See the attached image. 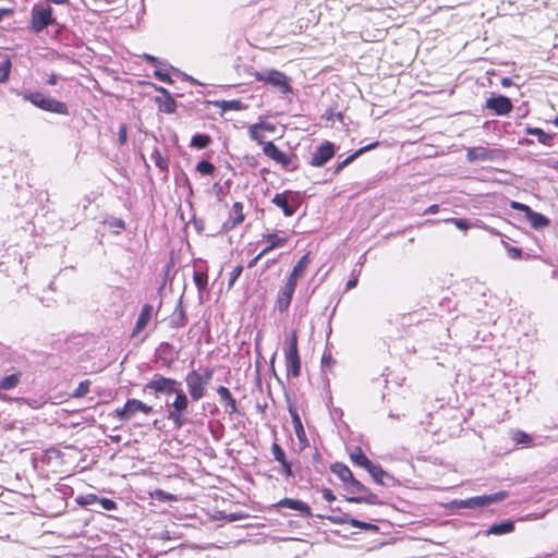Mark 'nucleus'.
<instances>
[{
    "mask_svg": "<svg viewBox=\"0 0 558 558\" xmlns=\"http://www.w3.org/2000/svg\"><path fill=\"white\" fill-rule=\"evenodd\" d=\"M511 207L514 208V209H518V210H521V211L525 213V216L531 210V208L527 205L521 204V203H518V202H512Z\"/></svg>",
    "mask_w": 558,
    "mask_h": 558,
    "instance_id": "obj_50",
    "label": "nucleus"
},
{
    "mask_svg": "<svg viewBox=\"0 0 558 558\" xmlns=\"http://www.w3.org/2000/svg\"><path fill=\"white\" fill-rule=\"evenodd\" d=\"M277 506L281 507V508H289V509L299 511L300 513H302L305 517L312 515L311 508L308 507V505L299 499L284 498V499H281L277 504Z\"/></svg>",
    "mask_w": 558,
    "mask_h": 558,
    "instance_id": "obj_14",
    "label": "nucleus"
},
{
    "mask_svg": "<svg viewBox=\"0 0 558 558\" xmlns=\"http://www.w3.org/2000/svg\"><path fill=\"white\" fill-rule=\"evenodd\" d=\"M155 495L157 496V498L159 500H174L175 499L172 495L167 494L161 489H157Z\"/></svg>",
    "mask_w": 558,
    "mask_h": 558,
    "instance_id": "obj_49",
    "label": "nucleus"
},
{
    "mask_svg": "<svg viewBox=\"0 0 558 558\" xmlns=\"http://www.w3.org/2000/svg\"><path fill=\"white\" fill-rule=\"evenodd\" d=\"M263 150L266 156L274 159L278 163L287 166L290 162V158L284 153L279 150L277 146L271 142H266L264 144Z\"/></svg>",
    "mask_w": 558,
    "mask_h": 558,
    "instance_id": "obj_16",
    "label": "nucleus"
},
{
    "mask_svg": "<svg viewBox=\"0 0 558 558\" xmlns=\"http://www.w3.org/2000/svg\"><path fill=\"white\" fill-rule=\"evenodd\" d=\"M342 522L349 523L353 527H359V529H362V530H365V531H373V532H375V531L378 530V526L373 524V523L360 521V520L353 519V518H350L348 520H343Z\"/></svg>",
    "mask_w": 558,
    "mask_h": 558,
    "instance_id": "obj_34",
    "label": "nucleus"
},
{
    "mask_svg": "<svg viewBox=\"0 0 558 558\" xmlns=\"http://www.w3.org/2000/svg\"><path fill=\"white\" fill-rule=\"evenodd\" d=\"M495 153L483 147H471L466 150V159L470 162L492 160Z\"/></svg>",
    "mask_w": 558,
    "mask_h": 558,
    "instance_id": "obj_17",
    "label": "nucleus"
},
{
    "mask_svg": "<svg viewBox=\"0 0 558 558\" xmlns=\"http://www.w3.org/2000/svg\"><path fill=\"white\" fill-rule=\"evenodd\" d=\"M154 315V307L151 304L146 303L142 306L135 326L131 332L132 338H136L148 326Z\"/></svg>",
    "mask_w": 558,
    "mask_h": 558,
    "instance_id": "obj_12",
    "label": "nucleus"
},
{
    "mask_svg": "<svg viewBox=\"0 0 558 558\" xmlns=\"http://www.w3.org/2000/svg\"><path fill=\"white\" fill-rule=\"evenodd\" d=\"M211 144V137L208 134H196L191 140V145L197 149H204Z\"/></svg>",
    "mask_w": 558,
    "mask_h": 558,
    "instance_id": "obj_32",
    "label": "nucleus"
},
{
    "mask_svg": "<svg viewBox=\"0 0 558 558\" xmlns=\"http://www.w3.org/2000/svg\"><path fill=\"white\" fill-rule=\"evenodd\" d=\"M193 282L199 292L207 291V289H208L207 269H195L193 272Z\"/></svg>",
    "mask_w": 558,
    "mask_h": 558,
    "instance_id": "obj_23",
    "label": "nucleus"
},
{
    "mask_svg": "<svg viewBox=\"0 0 558 558\" xmlns=\"http://www.w3.org/2000/svg\"><path fill=\"white\" fill-rule=\"evenodd\" d=\"M54 23L56 20L50 7L41 8L38 11H34L32 14L31 25L36 33L44 31L46 27L53 25Z\"/></svg>",
    "mask_w": 558,
    "mask_h": 558,
    "instance_id": "obj_9",
    "label": "nucleus"
},
{
    "mask_svg": "<svg viewBox=\"0 0 558 558\" xmlns=\"http://www.w3.org/2000/svg\"><path fill=\"white\" fill-rule=\"evenodd\" d=\"M323 495H324V498L327 501H333L335 500V495L332 494V492L330 489H325Z\"/></svg>",
    "mask_w": 558,
    "mask_h": 558,
    "instance_id": "obj_55",
    "label": "nucleus"
},
{
    "mask_svg": "<svg viewBox=\"0 0 558 558\" xmlns=\"http://www.w3.org/2000/svg\"><path fill=\"white\" fill-rule=\"evenodd\" d=\"M250 75L254 76L256 81L265 82L266 84L274 86L282 94L291 92L289 78L282 72L265 70L262 72H250Z\"/></svg>",
    "mask_w": 558,
    "mask_h": 558,
    "instance_id": "obj_3",
    "label": "nucleus"
},
{
    "mask_svg": "<svg viewBox=\"0 0 558 558\" xmlns=\"http://www.w3.org/2000/svg\"><path fill=\"white\" fill-rule=\"evenodd\" d=\"M48 1L51 3H54V4H65L69 2V0H48Z\"/></svg>",
    "mask_w": 558,
    "mask_h": 558,
    "instance_id": "obj_61",
    "label": "nucleus"
},
{
    "mask_svg": "<svg viewBox=\"0 0 558 558\" xmlns=\"http://www.w3.org/2000/svg\"><path fill=\"white\" fill-rule=\"evenodd\" d=\"M351 460L355 465H360L365 469H367L372 464L369 459L364 454L360 447H355L354 450L351 452Z\"/></svg>",
    "mask_w": 558,
    "mask_h": 558,
    "instance_id": "obj_27",
    "label": "nucleus"
},
{
    "mask_svg": "<svg viewBox=\"0 0 558 558\" xmlns=\"http://www.w3.org/2000/svg\"><path fill=\"white\" fill-rule=\"evenodd\" d=\"M9 77V64L5 66V69L2 71L0 69V82H5Z\"/></svg>",
    "mask_w": 558,
    "mask_h": 558,
    "instance_id": "obj_53",
    "label": "nucleus"
},
{
    "mask_svg": "<svg viewBox=\"0 0 558 558\" xmlns=\"http://www.w3.org/2000/svg\"><path fill=\"white\" fill-rule=\"evenodd\" d=\"M508 254H509V256H510L511 258L517 259V258H520V257H521V255H522V251H521L520 248H518V247H510V248L508 250Z\"/></svg>",
    "mask_w": 558,
    "mask_h": 558,
    "instance_id": "obj_51",
    "label": "nucleus"
},
{
    "mask_svg": "<svg viewBox=\"0 0 558 558\" xmlns=\"http://www.w3.org/2000/svg\"><path fill=\"white\" fill-rule=\"evenodd\" d=\"M290 414L292 416V423H293V427H294L296 437L300 440L305 439V430H304V427L302 425V422H301V418H300L298 412L295 410L290 409Z\"/></svg>",
    "mask_w": 558,
    "mask_h": 558,
    "instance_id": "obj_31",
    "label": "nucleus"
},
{
    "mask_svg": "<svg viewBox=\"0 0 558 558\" xmlns=\"http://www.w3.org/2000/svg\"><path fill=\"white\" fill-rule=\"evenodd\" d=\"M220 107L222 110H240L242 108V102L240 100L222 101Z\"/></svg>",
    "mask_w": 558,
    "mask_h": 558,
    "instance_id": "obj_45",
    "label": "nucleus"
},
{
    "mask_svg": "<svg viewBox=\"0 0 558 558\" xmlns=\"http://www.w3.org/2000/svg\"><path fill=\"white\" fill-rule=\"evenodd\" d=\"M98 496L95 494H88L85 496H80L76 498V502L81 506H88L90 504L97 502Z\"/></svg>",
    "mask_w": 558,
    "mask_h": 558,
    "instance_id": "obj_41",
    "label": "nucleus"
},
{
    "mask_svg": "<svg viewBox=\"0 0 558 558\" xmlns=\"http://www.w3.org/2000/svg\"><path fill=\"white\" fill-rule=\"evenodd\" d=\"M501 83H502V86H509L511 84V80L510 78H504Z\"/></svg>",
    "mask_w": 558,
    "mask_h": 558,
    "instance_id": "obj_62",
    "label": "nucleus"
},
{
    "mask_svg": "<svg viewBox=\"0 0 558 558\" xmlns=\"http://www.w3.org/2000/svg\"><path fill=\"white\" fill-rule=\"evenodd\" d=\"M295 287L296 286H293L292 282H286L284 287L280 291V293L278 295V301H277L278 310L280 312H284L289 307L292 296L295 291Z\"/></svg>",
    "mask_w": 558,
    "mask_h": 558,
    "instance_id": "obj_15",
    "label": "nucleus"
},
{
    "mask_svg": "<svg viewBox=\"0 0 558 558\" xmlns=\"http://www.w3.org/2000/svg\"><path fill=\"white\" fill-rule=\"evenodd\" d=\"M271 450H272L275 460L278 461L282 468V473L287 477L292 476L293 472L291 469V464L287 461L286 454H284V451L282 450V448L278 444H274Z\"/></svg>",
    "mask_w": 558,
    "mask_h": 558,
    "instance_id": "obj_19",
    "label": "nucleus"
},
{
    "mask_svg": "<svg viewBox=\"0 0 558 558\" xmlns=\"http://www.w3.org/2000/svg\"><path fill=\"white\" fill-rule=\"evenodd\" d=\"M180 383L173 378L155 374L153 378L145 385L144 390H151L155 393L171 395L179 389Z\"/></svg>",
    "mask_w": 558,
    "mask_h": 558,
    "instance_id": "obj_7",
    "label": "nucleus"
},
{
    "mask_svg": "<svg viewBox=\"0 0 558 558\" xmlns=\"http://www.w3.org/2000/svg\"><path fill=\"white\" fill-rule=\"evenodd\" d=\"M156 165L161 169L165 170L168 167L167 160H165L160 155H158L156 159Z\"/></svg>",
    "mask_w": 558,
    "mask_h": 558,
    "instance_id": "obj_52",
    "label": "nucleus"
},
{
    "mask_svg": "<svg viewBox=\"0 0 558 558\" xmlns=\"http://www.w3.org/2000/svg\"><path fill=\"white\" fill-rule=\"evenodd\" d=\"M118 141L120 145H125L128 142V126L124 123L119 126Z\"/></svg>",
    "mask_w": 558,
    "mask_h": 558,
    "instance_id": "obj_47",
    "label": "nucleus"
},
{
    "mask_svg": "<svg viewBox=\"0 0 558 558\" xmlns=\"http://www.w3.org/2000/svg\"><path fill=\"white\" fill-rule=\"evenodd\" d=\"M526 133L530 134V135L537 136V140H538V142L541 144H544V145H550L551 144L553 136L550 134L545 133L539 128H527L526 129Z\"/></svg>",
    "mask_w": 558,
    "mask_h": 558,
    "instance_id": "obj_30",
    "label": "nucleus"
},
{
    "mask_svg": "<svg viewBox=\"0 0 558 558\" xmlns=\"http://www.w3.org/2000/svg\"><path fill=\"white\" fill-rule=\"evenodd\" d=\"M553 123L558 128V116L555 118V120L553 121Z\"/></svg>",
    "mask_w": 558,
    "mask_h": 558,
    "instance_id": "obj_64",
    "label": "nucleus"
},
{
    "mask_svg": "<svg viewBox=\"0 0 558 558\" xmlns=\"http://www.w3.org/2000/svg\"><path fill=\"white\" fill-rule=\"evenodd\" d=\"M272 203L282 209L284 216L290 217L294 215L296 207L291 205L288 199V195L286 193L276 194L272 198Z\"/></svg>",
    "mask_w": 558,
    "mask_h": 558,
    "instance_id": "obj_22",
    "label": "nucleus"
},
{
    "mask_svg": "<svg viewBox=\"0 0 558 558\" xmlns=\"http://www.w3.org/2000/svg\"><path fill=\"white\" fill-rule=\"evenodd\" d=\"M154 75L161 82H165V83H171L172 80L170 77V75L168 73H165V72H161V71H155L154 72Z\"/></svg>",
    "mask_w": 558,
    "mask_h": 558,
    "instance_id": "obj_48",
    "label": "nucleus"
},
{
    "mask_svg": "<svg viewBox=\"0 0 558 558\" xmlns=\"http://www.w3.org/2000/svg\"><path fill=\"white\" fill-rule=\"evenodd\" d=\"M287 242L286 238H280L278 235H270V245L267 246L262 253L276 247V246H282Z\"/></svg>",
    "mask_w": 558,
    "mask_h": 558,
    "instance_id": "obj_46",
    "label": "nucleus"
},
{
    "mask_svg": "<svg viewBox=\"0 0 558 558\" xmlns=\"http://www.w3.org/2000/svg\"><path fill=\"white\" fill-rule=\"evenodd\" d=\"M258 257L259 256L255 257L252 262H250L248 267H252L255 264V262L257 260Z\"/></svg>",
    "mask_w": 558,
    "mask_h": 558,
    "instance_id": "obj_63",
    "label": "nucleus"
},
{
    "mask_svg": "<svg viewBox=\"0 0 558 558\" xmlns=\"http://www.w3.org/2000/svg\"><path fill=\"white\" fill-rule=\"evenodd\" d=\"M90 385L92 381L88 379L81 381L76 389L73 391L72 397L75 399L83 398L89 392Z\"/></svg>",
    "mask_w": 558,
    "mask_h": 558,
    "instance_id": "obj_36",
    "label": "nucleus"
},
{
    "mask_svg": "<svg viewBox=\"0 0 558 558\" xmlns=\"http://www.w3.org/2000/svg\"><path fill=\"white\" fill-rule=\"evenodd\" d=\"M439 210L438 205H430L428 208L425 209L424 214H436Z\"/></svg>",
    "mask_w": 558,
    "mask_h": 558,
    "instance_id": "obj_57",
    "label": "nucleus"
},
{
    "mask_svg": "<svg viewBox=\"0 0 558 558\" xmlns=\"http://www.w3.org/2000/svg\"><path fill=\"white\" fill-rule=\"evenodd\" d=\"M138 412L148 415L153 412V407L138 399H128L122 408L114 410V416L122 422L132 420Z\"/></svg>",
    "mask_w": 558,
    "mask_h": 558,
    "instance_id": "obj_5",
    "label": "nucleus"
},
{
    "mask_svg": "<svg viewBox=\"0 0 558 558\" xmlns=\"http://www.w3.org/2000/svg\"><path fill=\"white\" fill-rule=\"evenodd\" d=\"M356 282H357V280H356V279L349 280V281L347 282V289H352V288H354V287L356 286Z\"/></svg>",
    "mask_w": 558,
    "mask_h": 558,
    "instance_id": "obj_59",
    "label": "nucleus"
},
{
    "mask_svg": "<svg viewBox=\"0 0 558 558\" xmlns=\"http://www.w3.org/2000/svg\"><path fill=\"white\" fill-rule=\"evenodd\" d=\"M310 259L307 255H304L300 258V260L295 264L293 267L287 282H292L293 286H296L298 279L303 277L307 266H308Z\"/></svg>",
    "mask_w": 558,
    "mask_h": 558,
    "instance_id": "obj_20",
    "label": "nucleus"
},
{
    "mask_svg": "<svg viewBox=\"0 0 558 558\" xmlns=\"http://www.w3.org/2000/svg\"><path fill=\"white\" fill-rule=\"evenodd\" d=\"M243 271V267L241 265H238L233 268V270L230 272L228 286L231 288L233 283L238 280V278L241 276Z\"/></svg>",
    "mask_w": 558,
    "mask_h": 558,
    "instance_id": "obj_44",
    "label": "nucleus"
},
{
    "mask_svg": "<svg viewBox=\"0 0 558 558\" xmlns=\"http://www.w3.org/2000/svg\"><path fill=\"white\" fill-rule=\"evenodd\" d=\"M233 209L235 213V218L233 219L230 228H233L235 225L242 222L244 219V215L242 214V204L240 202L234 203Z\"/></svg>",
    "mask_w": 558,
    "mask_h": 558,
    "instance_id": "obj_40",
    "label": "nucleus"
},
{
    "mask_svg": "<svg viewBox=\"0 0 558 558\" xmlns=\"http://www.w3.org/2000/svg\"><path fill=\"white\" fill-rule=\"evenodd\" d=\"M145 59L151 64H155L157 62V59L149 54H145Z\"/></svg>",
    "mask_w": 558,
    "mask_h": 558,
    "instance_id": "obj_60",
    "label": "nucleus"
},
{
    "mask_svg": "<svg viewBox=\"0 0 558 558\" xmlns=\"http://www.w3.org/2000/svg\"><path fill=\"white\" fill-rule=\"evenodd\" d=\"M378 146V142H374L365 147H362L360 149H357L354 154H352L351 156L347 157L342 162H340L336 169V172L342 170L345 166H348L352 160H354L357 156L364 154L365 151H368L375 147Z\"/></svg>",
    "mask_w": 558,
    "mask_h": 558,
    "instance_id": "obj_28",
    "label": "nucleus"
},
{
    "mask_svg": "<svg viewBox=\"0 0 558 558\" xmlns=\"http://www.w3.org/2000/svg\"><path fill=\"white\" fill-rule=\"evenodd\" d=\"M507 497H508V493H506V492H498V493L492 494V495L471 497V498L465 499V500H453L451 502V505H452V507L458 508V509H461V508H470V509L484 508V507H488L492 504H496V502L502 501Z\"/></svg>",
    "mask_w": 558,
    "mask_h": 558,
    "instance_id": "obj_4",
    "label": "nucleus"
},
{
    "mask_svg": "<svg viewBox=\"0 0 558 558\" xmlns=\"http://www.w3.org/2000/svg\"><path fill=\"white\" fill-rule=\"evenodd\" d=\"M366 470L369 472L375 482L380 484L384 483V477L387 476V473L379 465L372 463L371 466H368Z\"/></svg>",
    "mask_w": 558,
    "mask_h": 558,
    "instance_id": "obj_35",
    "label": "nucleus"
},
{
    "mask_svg": "<svg viewBox=\"0 0 558 558\" xmlns=\"http://www.w3.org/2000/svg\"><path fill=\"white\" fill-rule=\"evenodd\" d=\"M348 501L349 502H354V504L369 502V500L364 498V497H350V498H348Z\"/></svg>",
    "mask_w": 558,
    "mask_h": 558,
    "instance_id": "obj_54",
    "label": "nucleus"
},
{
    "mask_svg": "<svg viewBox=\"0 0 558 558\" xmlns=\"http://www.w3.org/2000/svg\"><path fill=\"white\" fill-rule=\"evenodd\" d=\"M187 318L185 311L181 304H179L169 317V326L174 329L182 328L186 325Z\"/></svg>",
    "mask_w": 558,
    "mask_h": 558,
    "instance_id": "obj_21",
    "label": "nucleus"
},
{
    "mask_svg": "<svg viewBox=\"0 0 558 558\" xmlns=\"http://www.w3.org/2000/svg\"><path fill=\"white\" fill-rule=\"evenodd\" d=\"M174 393L175 398L172 402V410L169 411L168 418L179 428L183 425L182 416L187 410L189 399L181 389H178Z\"/></svg>",
    "mask_w": 558,
    "mask_h": 558,
    "instance_id": "obj_8",
    "label": "nucleus"
},
{
    "mask_svg": "<svg viewBox=\"0 0 558 558\" xmlns=\"http://www.w3.org/2000/svg\"><path fill=\"white\" fill-rule=\"evenodd\" d=\"M23 99L29 101L35 107H37L44 111L58 113V114H62V116L69 114L68 106L64 102L57 100L54 98H51V97H47L40 92L25 93L23 95Z\"/></svg>",
    "mask_w": 558,
    "mask_h": 558,
    "instance_id": "obj_2",
    "label": "nucleus"
},
{
    "mask_svg": "<svg viewBox=\"0 0 558 558\" xmlns=\"http://www.w3.org/2000/svg\"><path fill=\"white\" fill-rule=\"evenodd\" d=\"M335 155L333 145L330 142H324L313 153L311 158V165L314 167H322L328 160H330Z\"/></svg>",
    "mask_w": 558,
    "mask_h": 558,
    "instance_id": "obj_10",
    "label": "nucleus"
},
{
    "mask_svg": "<svg viewBox=\"0 0 558 558\" xmlns=\"http://www.w3.org/2000/svg\"><path fill=\"white\" fill-rule=\"evenodd\" d=\"M486 107L498 116L508 114L512 110V104L506 96L490 97L486 100Z\"/></svg>",
    "mask_w": 558,
    "mask_h": 558,
    "instance_id": "obj_13",
    "label": "nucleus"
},
{
    "mask_svg": "<svg viewBox=\"0 0 558 558\" xmlns=\"http://www.w3.org/2000/svg\"><path fill=\"white\" fill-rule=\"evenodd\" d=\"M445 221L453 223L460 230H468L470 228V223L466 219L449 218Z\"/></svg>",
    "mask_w": 558,
    "mask_h": 558,
    "instance_id": "obj_43",
    "label": "nucleus"
},
{
    "mask_svg": "<svg viewBox=\"0 0 558 558\" xmlns=\"http://www.w3.org/2000/svg\"><path fill=\"white\" fill-rule=\"evenodd\" d=\"M526 218L534 229L544 228L549 223V220L544 215L533 211L532 209L526 215Z\"/></svg>",
    "mask_w": 558,
    "mask_h": 558,
    "instance_id": "obj_26",
    "label": "nucleus"
},
{
    "mask_svg": "<svg viewBox=\"0 0 558 558\" xmlns=\"http://www.w3.org/2000/svg\"><path fill=\"white\" fill-rule=\"evenodd\" d=\"M22 373L16 372L0 379V390H11L21 381Z\"/></svg>",
    "mask_w": 558,
    "mask_h": 558,
    "instance_id": "obj_24",
    "label": "nucleus"
},
{
    "mask_svg": "<svg viewBox=\"0 0 558 558\" xmlns=\"http://www.w3.org/2000/svg\"><path fill=\"white\" fill-rule=\"evenodd\" d=\"M12 12L10 9H0V21Z\"/></svg>",
    "mask_w": 558,
    "mask_h": 558,
    "instance_id": "obj_58",
    "label": "nucleus"
},
{
    "mask_svg": "<svg viewBox=\"0 0 558 558\" xmlns=\"http://www.w3.org/2000/svg\"><path fill=\"white\" fill-rule=\"evenodd\" d=\"M47 83L51 86H54L58 83V75L56 73L50 74Z\"/></svg>",
    "mask_w": 558,
    "mask_h": 558,
    "instance_id": "obj_56",
    "label": "nucleus"
},
{
    "mask_svg": "<svg viewBox=\"0 0 558 558\" xmlns=\"http://www.w3.org/2000/svg\"><path fill=\"white\" fill-rule=\"evenodd\" d=\"M220 400L226 402L227 405H230V412L235 411V400L232 398L231 392L228 388L220 386L217 390Z\"/></svg>",
    "mask_w": 558,
    "mask_h": 558,
    "instance_id": "obj_33",
    "label": "nucleus"
},
{
    "mask_svg": "<svg viewBox=\"0 0 558 558\" xmlns=\"http://www.w3.org/2000/svg\"><path fill=\"white\" fill-rule=\"evenodd\" d=\"M275 126L270 123L262 122L259 124H254L250 128V136L252 140L257 141L259 144H265V132H274Z\"/></svg>",
    "mask_w": 558,
    "mask_h": 558,
    "instance_id": "obj_18",
    "label": "nucleus"
},
{
    "mask_svg": "<svg viewBox=\"0 0 558 558\" xmlns=\"http://www.w3.org/2000/svg\"><path fill=\"white\" fill-rule=\"evenodd\" d=\"M97 502H99L101 505V507L108 511L116 510L118 508V505L114 500L106 498V497H102V498L98 497Z\"/></svg>",
    "mask_w": 558,
    "mask_h": 558,
    "instance_id": "obj_42",
    "label": "nucleus"
},
{
    "mask_svg": "<svg viewBox=\"0 0 558 558\" xmlns=\"http://www.w3.org/2000/svg\"><path fill=\"white\" fill-rule=\"evenodd\" d=\"M213 376L214 369L209 367L187 373L185 383L192 400L198 401L205 396L206 387L209 385Z\"/></svg>",
    "mask_w": 558,
    "mask_h": 558,
    "instance_id": "obj_1",
    "label": "nucleus"
},
{
    "mask_svg": "<svg viewBox=\"0 0 558 558\" xmlns=\"http://www.w3.org/2000/svg\"><path fill=\"white\" fill-rule=\"evenodd\" d=\"M512 440L517 445L530 446L532 444L531 436L522 430L514 432L512 434Z\"/></svg>",
    "mask_w": 558,
    "mask_h": 558,
    "instance_id": "obj_37",
    "label": "nucleus"
},
{
    "mask_svg": "<svg viewBox=\"0 0 558 558\" xmlns=\"http://www.w3.org/2000/svg\"><path fill=\"white\" fill-rule=\"evenodd\" d=\"M284 355L288 375L299 377L301 373V361L298 351V337L295 331L291 335Z\"/></svg>",
    "mask_w": 558,
    "mask_h": 558,
    "instance_id": "obj_6",
    "label": "nucleus"
},
{
    "mask_svg": "<svg viewBox=\"0 0 558 558\" xmlns=\"http://www.w3.org/2000/svg\"><path fill=\"white\" fill-rule=\"evenodd\" d=\"M332 471H333V473H336L338 475V477L342 482H344L347 484L353 478V474H352L351 470L344 464H341V463L335 464L332 466Z\"/></svg>",
    "mask_w": 558,
    "mask_h": 558,
    "instance_id": "obj_29",
    "label": "nucleus"
},
{
    "mask_svg": "<svg viewBox=\"0 0 558 558\" xmlns=\"http://www.w3.org/2000/svg\"><path fill=\"white\" fill-rule=\"evenodd\" d=\"M514 529V525L511 521H502L497 524H493L489 530L487 531V534H495V535H502L508 534L512 532Z\"/></svg>",
    "mask_w": 558,
    "mask_h": 558,
    "instance_id": "obj_25",
    "label": "nucleus"
},
{
    "mask_svg": "<svg viewBox=\"0 0 558 558\" xmlns=\"http://www.w3.org/2000/svg\"><path fill=\"white\" fill-rule=\"evenodd\" d=\"M196 170L203 175H211L215 171V166L207 160H202L197 163Z\"/></svg>",
    "mask_w": 558,
    "mask_h": 558,
    "instance_id": "obj_38",
    "label": "nucleus"
},
{
    "mask_svg": "<svg viewBox=\"0 0 558 558\" xmlns=\"http://www.w3.org/2000/svg\"><path fill=\"white\" fill-rule=\"evenodd\" d=\"M156 90L161 94L155 98L158 110L167 114L174 113L177 110V101L172 98L170 93L165 87H156Z\"/></svg>",
    "mask_w": 558,
    "mask_h": 558,
    "instance_id": "obj_11",
    "label": "nucleus"
},
{
    "mask_svg": "<svg viewBox=\"0 0 558 558\" xmlns=\"http://www.w3.org/2000/svg\"><path fill=\"white\" fill-rule=\"evenodd\" d=\"M348 489L350 493H363V492H366V487L361 483L359 482L357 480H355L354 477L348 483Z\"/></svg>",
    "mask_w": 558,
    "mask_h": 558,
    "instance_id": "obj_39",
    "label": "nucleus"
}]
</instances>
